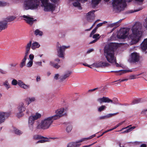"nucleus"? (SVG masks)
Wrapping results in <instances>:
<instances>
[{
	"label": "nucleus",
	"mask_w": 147,
	"mask_h": 147,
	"mask_svg": "<svg viewBox=\"0 0 147 147\" xmlns=\"http://www.w3.org/2000/svg\"><path fill=\"white\" fill-rule=\"evenodd\" d=\"M142 24L140 22H136L131 28V34L129 35V29L121 28L117 32V37L120 39L127 38L130 40V45L135 44L139 41L142 35Z\"/></svg>",
	"instance_id": "1"
},
{
	"label": "nucleus",
	"mask_w": 147,
	"mask_h": 147,
	"mask_svg": "<svg viewBox=\"0 0 147 147\" xmlns=\"http://www.w3.org/2000/svg\"><path fill=\"white\" fill-rule=\"evenodd\" d=\"M117 43H111L106 45L104 48V55L107 61L111 63H113L116 61L114 49L117 47Z\"/></svg>",
	"instance_id": "2"
},
{
	"label": "nucleus",
	"mask_w": 147,
	"mask_h": 147,
	"mask_svg": "<svg viewBox=\"0 0 147 147\" xmlns=\"http://www.w3.org/2000/svg\"><path fill=\"white\" fill-rule=\"evenodd\" d=\"M34 1V3L31 1L26 2L25 4V7L28 8V9H33L37 8L38 6V3L40 0H31ZM42 5L44 7V9H54V5L51 3H48L49 0H40Z\"/></svg>",
	"instance_id": "3"
},
{
	"label": "nucleus",
	"mask_w": 147,
	"mask_h": 147,
	"mask_svg": "<svg viewBox=\"0 0 147 147\" xmlns=\"http://www.w3.org/2000/svg\"><path fill=\"white\" fill-rule=\"evenodd\" d=\"M55 120L53 116L45 117L41 120L40 126L43 129H48L51 127L54 121Z\"/></svg>",
	"instance_id": "4"
},
{
	"label": "nucleus",
	"mask_w": 147,
	"mask_h": 147,
	"mask_svg": "<svg viewBox=\"0 0 147 147\" xmlns=\"http://www.w3.org/2000/svg\"><path fill=\"white\" fill-rule=\"evenodd\" d=\"M132 0H113L112 5L116 9H124L127 7V2H130Z\"/></svg>",
	"instance_id": "5"
},
{
	"label": "nucleus",
	"mask_w": 147,
	"mask_h": 147,
	"mask_svg": "<svg viewBox=\"0 0 147 147\" xmlns=\"http://www.w3.org/2000/svg\"><path fill=\"white\" fill-rule=\"evenodd\" d=\"M41 117V114L36 113L29 116L28 119V124L29 129L32 131L34 128L33 124L34 121L40 118Z\"/></svg>",
	"instance_id": "6"
},
{
	"label": "nucleus",
	"mask_w": 147,
	"mask_h": 147,
	"mask_svg": "<svg viewBox=\"0 0 147 147\" xmlns=\"http://www.w3.org/2000/svg\"><path fill=\"white\" fill-rule=\"evenodd\" d=\"M67 108L66 107L58 109L55 111L56 114L52 116L56 120L58 119L61 117L67 115Z\"/></svg>",
	"instance_id": "7"
},
{
	"label": "nucleus",
	"mask_w": 147,
	"mask_h": 147,
	"mask_svg": "<svg viewBox=\"0 0 147 147\" xmlns=\"http://www.w3.org/2000/svg\"><path fill=\"white\" fill-rule=\"evenodd\" d=\"M17 110L18 112L16 114V116L19 118L23 117L24 115V112L26 110V107L24 103L23 102L19 103L17 106Z\"/></svg>",
	"instance_id": "8"
},
{
	"label": "nucleus",
	"mask_w": 147,
	"mask_h": 147,
	"mask_svg": "<svg viewBox=\"0 0 147 147\" xmlns=\"http://www.w3.org/2000/svg\"><path fill=\"white\" fill-rule=\"evenodd\" d=\"M69 47V46H66L65 45H60L59 46H58L57 49V55L60 58L64 59L65 58V50L68 48Z\"/></svg>",
	"instance_id": "9"
},
{
	"label": "nucleus",
	"mask_w": 147,
	"mask_h": 147,
	"mask_svg": "<svg viewBox=\"0 0 147 147\" xmlns=\"http://www.w3.org/2000/svg\"><path fill=\"white\" fill-rule=\"evenodd\" d=\"M11 84L13 85L16 86L17 84L21 88L24 89H27L30 87L29 85L26 84L21 80H18V81L15 79H13L11 82Z\"/></svg>",
	"instance_id": "10"
},
{
	"label": "nucleus",
	"mask_w": 147,
	"mask_h": 147,
	"mask_svg": "<svg viewBox=\"0 0 147 147\" xmlns=\"http://www.w3.org/2000/svg\"><path fill=\"white\" fill-rule=\"evenodd\" d=\"M139 54L136 52H134L131 54L128 61L130 63H134L138 62L140 60Z\"/></svg>",
	"instance_id": "11"
},
{
	"label": "nucleus",
	"mask_w": 147,
	"mask_h": 147,
	"mask_svg": "<svg viewBox=\"0 0 147 147\" xmlns=\"http://www.w3.org/2000/svg\"><path fill=\"white\" fill-rule=\"evenodd\" d=\"M96 11V10H93L86 13V19L88 22H91L94 19L95 17L94 13Z\"/></svg>",
	"instance_id": "12"
},
{
	"label": "nucleus",
	"mask_w": 147,
	"mask_h": 147,
	"mask_svg": "<svg viewBox=\"0 0 147 147\" xmlns=\"http://www.w3.org/2000/svg\"><path fill=\"white\" fill-rule=\"evenodd\" d=\"M21 17L23 18L24 20L27 23L30 25H32L34 22H36L37 21L36 19H34L33 18L29 15H24Z\"/></svg>",
	"instance_id": "13"
},
{
	"label": "nucleus",
	"mask_w": 147,
	"mask_h": 147,
	"mask_svg": "<svg viewBox=\"0 0 147 147\" xmlns=\"http://www.w3.org/2000/svg\"><path fill=\"white\" fill-rule=\"evenodd\" d=\"M109 64L106 61H101L99 62L95 63L91 65L92 67L96 68L105 67L108 66Z\"/></svg>",
	"instance_id": "14"
},
{
	"label": "nucleus",
	"mask_w": 147,
	"mask_h": 147,
	"mask_svg": "<svg viewBox=\"0 0 147 147\" xmlns=\"http://www.w3.org/2000/svg\"><path fill=\"white\" fill-rule=\"evenodd\" d=\"M97 101L100 103L103 102L112 103L113 100L107 97H103L102 98H99L97 99Z\"/></svg>",
	"instance_id": "15"
},
{
	"label": "nucleus",
	"mask_w": 147,
	"mask_h": 147,
	"mask_svg": "<svg viewBox=\"0 0 147 147\" xmlns=\"http://www.w3.org/2000/svg\"><path fill=\"white\" fill-rule=\"evenodd\" d=\"M8 114L7 113L0 111V124L5 122Z\"/></svg>",
	"instance_id": "16"
},
{
	"label": "nucleus",
	"mask_w": 147,
	"mask_h": 147,
	"mask_svg": "<svg viewBox=\"0 0 147 147\" xmlns=\"http://www.w3.org/2000/svg\"><path fill=\"white\" fill-rule=\"evenodd\" d=\"M71 73V72L69 71H68L65 72L60 77V78H59L60 80L61 81H64L69 76Z\"/></svg>",
	"instance_id": "17"
},
{
	"label": "nucleus",
	"mask_w": 147,
	"mask_h": 147,
	"mask_svg": "<svg viewBox=\"0 0 147 147\" xmlns=\"http://www.w3.org/2000/svg\"><path fill=\"white\" fill-rule=\"evenodd\" d=\"M7 23L4 20L0 21V32L2 30H4L7 27Z\"/></svg>",
	"instance_id": "18"
},
{
	"label": "nucleus",
	"mask_w": 147,
	"mask_h": 147,
	"mask_svg": "<svg viewBox=\"0 0 147 147\" xmlns=\"http://www.w3.org/2000/svg\"><path fill=\"white\" fill-rule=\"evenodd\" d=\"M79 141L76 142H72L69 143L67 147H79L81 144H79Z\"/></svg>",
	"instance_id": "19"
},
{
	"label": "nucleus",
	"mask_w": 147,
	"mask_h": 147,
	"mask_svg": "<svg viewBox=\"0 0 147 147\" xmlns=\"http://www.w3.org/2000/svg\"><path fill=\"white\" fill-rule=\"evenodd\" d=\"M36 98L34 97H27L25 99V101L27 102V104L29 105L31 102L35 101Z\"/></svg>",
	"instance_id": "20"
},
{
	"label": "nucleus",
	"mask_w": 147,
	"mask_h": 147,
	"mask_svg": "<svg viewBox=\"0 0 147 147\" xmlns=\"http://www.w3.org/2000/svg\"><path fill=\"white\" fill-rule=\"evenodd\" d=\"M40 46V45L38 42L34 41L32 43L31 49L33 50H34L36 49L39 48Z\"/></svg>",
	"instance_id": "21"
},
{
	"label": "nucleus",
	"mask_w": 147,
	"mask_h": 147,
	"mask_svg": "<svg viewBox=\"0 0 147 147\" xmlns=\"http://www.w3.org/2000/svg\"><path fill=\"white\" fill-rule=\"evenodd\" d=\"M141 47L143 51H145L147 49V38L144 40L141 44Z\"/></svg>",
	"instance_id": "22"
},
{
	"label": "nucleus",
	"mask_w": 147,
	"mask_h": 147,
	"mask_svg": "<svg viewBox=\"0 0 147 147\" xmlns=\"http://www.w3.org/2000/svg\"><path fill=\"white\" fill-rule=\"evenodd\" d=\"M101 1V0H92L91 4L92 8H95Z\"/></svg>",
	"instance_id": "23"
},
{
	"label": "nucleus",
	"mask_w": 147,
	"mask_h": 147,
	"mask_svg": "<svg viewBox=\"0 0 147 147\" xmlns=\"http://www.w3.org/2000/svg\"><path fill=\"white\" fill-rule=\"evenodd\" d=\"M16 18V17L14 16H10L7 17L4 19L5 21L7 23L8 22H11L14 20Z\"/></svg>",
	"instance_id": "24"
},
{
	"label": "nucleus",
	"mask_w": 147,
	"mask_h": 147,
	"mask_svg": "<svg viewBox=\"0 0 147 147\" xmlns=\"http://www.w3.org/2000/svg\"><path fill=\"white\" fill-rule=\"evenodd\" d=\"M32 41L30 40L28 43L25 46L26 52L28 53H29L30 48H31Z\"/></svg>",
	"instance_id": "25"
},
{
	"label": "nucleus",
	"mask_w": 147,
	"mask_h": 147,
	"mask_svg": "<svg viewBox=\"0 0 147 147\" xmlns=\"http://www.w3.org/2000/svg\"><path fill=\"white\" fill-rule=\"evenodd\" d=\"M141 75H143V76H144L146 75V73L143 72L139 74L131 75L129 76V78L131 80L136 79L138 78L139 77H138V76Z\"/></svg>",
	"instance_id": "26"
},
{
	"label": "nucleus",
	"mask_w": 147,
	"mask_h": 147,
	"mask_svg": "<svg viewBox=\"0 0 147 147\" xmlns=\"http://www.w3.org/2000/svg\"><path fill=\"white\" fill-rule=\"evenodd\" d=\"M66 131L67 133H69L71 131L72 129V126L70 123H67L66 126Z\"/></svg>",
	"instance_id": "27"
},
{
	"label": "nucleus",
	"mask_w": 147,
	"mask_h": 147,
	"mask_svg": "<svg viewBox=\"0 0 147 147\" xmlns=\"http://www.w3.org/2000/svg\"><path fill=\"white\" fill-rule=\"evenodd\" d=\"M12 131L15 134L18 135H21L23 133V132L21 131L15 127L13 128Z\"/></svg>",
	"instance_id": "28"
},
{
	"label": "nucleus",
	"mask_w": 147,
	"mask_h": 147,
	"mask_svg": "<svg viewBox=\"0 0 147 147\" xmlns=\"http://www.w3.org/2000/svg\"><path fill=\"white\" fill-rule=\"evenodd\" d=\"M34 32V34L36 36H41L43 35L42 32L38 29L36 30Z\"/></svg>",
	"instance_id": "29"
},
{
	"label": "nucleus",
	"mask_w": 147,
	"mask_h": 147,
	"mask_svg": "<svg viewBox=\"0 0 147 147\" xmlns=\"http://www.w3.org/2000/svg\"><path fill=\"white\" fill-rule=\"evenodd\" d=\"M49 64L56 69H58L60 67V66L57 63H55L53 61H50L49 62Z\"/></svg>",
	"instance_id": "30"
},
{
	"label": "nucleus",
	"mask_w": 147,
	"mask_h": 147,
	"mask_svg": "<svg viewBox=\"0 0 147 147\" xmlns=\"http://www.w3.org/2000/svg\"><path fill=\"white\" fill-rule=\"evenodd\" d=\"M43 138V137L40 135L36 134L34 135L33 136V139L35 140H37L42 139Z\"/></svg>",
	"instance_id": "31"
},
{
	"label": "nucleus",
	"mask_w": 147,
	"mask_h": 147,
	"mask_svg": "<svg viewBox=\"0 0 147 147\" xmlns=\"http://www.w3.org/2000/svg\"><path fill=\"white\" fill-rule=\"evenodd\" d=\"M95 136H96L95 134L93 135L90 136V137H89L88 138H84L82 139L79 140V142H82L84 141H85L86 140H89V139H90L94 137Z\"/></svg>",
	"instance_id": "32"
},
{
	"label": "nucleus",
	"mask_w": 147,
	"mask_h": 147,
	"mask_svg": "<svg viewBox=\"0 0 147 147\" xmlns=\"http://www.w3.org/2000/svg\"><path fill=\"white\" fill-rule=\"evenodd\" d=\"M41 140L38 141L36 142V143H44L48 141V139L47 138H45L43 137V138L42 139H41Z\"/></svg>",
	"instance_id": "33"
},
{
	"label": "nucleus",
	"mask_w": 147,
	"mask_h": 147,
	"mask_svg": "<svg viewBox=\"0 0 147 147\" xmlns=\"http://www.w3.org/2000/svg\"><path fill=\"white\" fill-rule=\"evenodd\" d=\"M129 71V70H121L119 71H113L112 72H118L119 73V75H121L122 74L126 73L127 72Z\"/></svg>",
	"instance_id": "34"
},
{
	"label": "nucleus",
	"mask_w": 147,
	"mask_h": 147,
	"mask_svg": "<svg viewBox=\"0 0 147 147\" xmlns=\"http://www.w3.org/2000/svg\"><path fill=\"white\" fill-rule=\"evenodd\" d=\"M106 108V107L105 105H102L100 106L98 108V111L99 112H101L105 110Z\"/></svg>",
	"instance_id": "35"
},
{
	"label": "nucleus",
	"mask_w": 147,
	"mask_h": 147,
	"mask_svg": "<svg viewBox=\"0 0 147 147\" xmlns=\"http://www.w3.org/2000/svg\"><path fill=\"white\" fill-rule=\"evenodd\" d=\"M45 12H50L51 13H55L58 12V10H44Z\"/></svg>",
	"instance_id": "36"
},
{
	"label": "nucleus",
	"mask_w": 147,
	"mask_h": 147,
	"mask_svg": "<svg viewBox=\"0 0 147 147\" xmlns=\"http://www.w3.org/2000/svg\"><path fill=\"white\" fill-rule=\"evenodd\" d=\"M3 84L7 89L10 88L9 84L7 80H6L4 82Z\"/></svg>",
	"instance_id": "37"
},
{
	"label": "nucleus",
	"mask_w": 147,
	"mask_h": 147,
	"mask_svg": "<svg viewBox=\"0 0 147 147\" xmlns=\"http://www.w3.org/2000/svg\"><path fill=\"white\" fill-rule=\"evenodd\" d=\"M118 114V113H109L105 115L106 119L109 118L115 115Z\"/></svg>",
	"instance_id": "38"
},
{
	"label": "nucleus",
	"mask_w": 147,
	"mask_h": 147,
	"mask_svg": "<svg viewBox=\"0 0 147 147\" xmlns=\"http://www.w3.org/2000/svg\"><path fill=\"white\" fill-rule=\"evenodd\" d=\"M33 61H29L27 63L26 66L28 68L31 67L33 65Z\"/></svg>",
	"instance_id": "39"
},
{
	"label": "nucleus",
	"mask_w": 147,
	"mask_h": 147,
	"mask_svg": "<svg viewBox=\"0 0 147 147\" xmlns=\"http://www.w3.org/2000/svg\"><path fill=\"white\" fill-rule=\"evenodd\" d=\"M141 99H136L134 100L132 102V104L134 105L138 104L141 102Z\"/></svg>",
	"instance_id": "40"
},
{
	"label": "nucleus",
	"mask_w": 147,
	"mask_h": 147,
	"mask_svg": "<svg viewBox=\"0 0 147 147\" xmlns=\"http://www.w3.org/2000/svg\"><path fill=\"white\" fill-rule=\"evenodd\" d=\"M140 10H128L126 11V14H129L134 13L135 12H136Z\"/></svg>",
	"instance_id": "41"
},
{
	"label": "nucleus",
	"mask_w": 147,
	"mask_h": 147,
	"mask_svg": "<svg viewBox=\"0 0 147 147\" xmlns=\"http://www.w3.org/2000/svg\"><path fill=\"white\" fill-rule=\"evenodd\" d=\"M34 64L37 67L42 66V62L41 61H36L34 62Z\"/></svg>",
	"instance_id": "42"
},
{
	"label": "nucleus",
	"mask_w": 147,
	"mask_h": 147,
	"mask_svg": "<svg viewBox=\"0 0 147 147\" xmlns=\"http://www.w3.org/2000/svg\"><path fill=\"white\" fill-rule=\"evenodd\" d=\"M125 121H124L121 123H119L118 124H117L115 126H114V128H112V130H113L114 129H115L116 128H117L119 126L121 125L124 123L125 122Z\"/></svg>",
	"instance_id": "43"
},
{
	"label": "nucleus",
	"mask_w": 147,
	"mask_h": 147,
	"mask_svg": "<svg viewBox=\"0 0 147 147\" xmlns=\"http://www.w3.org/2000/svg\"><path fill=\"white\" fill-rule=\"evenodd\" d=\"M65 33L63 32H61L59 34V36L60 37L63 38L65 36Z\"/></svg>",
	"instance_id": "44"
},
{
	"label": "nucleus",
	"mask_w": 147,
	"mask_h": 147,
	"mask_svg": "<svg viewBox=\"0 0 147 147\" xmlns=\"http://www.w3.org/2000/svg\"><path fill=\"white\" fill-rule=\"evenodd\" d=\"M117 23H116V22L112 23L110 24H109V25L108 26V27H110V28H113V27H118L117 26V25L116 24Z\"/></svg>",
	"instance_id": "45"
},
{
	"label": "nucleus",
	"mask_w": 147,
	"mask_h": 147,
	"mask_svg": "<svg viewBox=\"0 0 147 147\" xmlns=\"http://www.w3.org/2000/svg\"><path fill=\"white\" fill-rule=\"evenodd\" d=\"M26 61L22 59V61L21 63L20 64V67L21 68L23 67L26 64Z\"/></svg>",
	"instance_id": "46"
},
{
	"label": "nucleus",
	"mask_w": 147,
	"mask_h": 147,
	"mask_svg": "<svg viewBox=\"0 0 147 147\" xmlns=\"http://www.w3.org/2000/svg\"><path fill=\"white\" fill-rule=\"evenodd\" d=\"M73 5L75 7H79L80 6V4L78 2H76L73 3Z\"/></svg>",
	"instance_id": "47"
},
{
	"label": "nucleus",
	"mask_w": 147,
	"mask_h": 147,
	"mask_svg": "<svg viewBox=\"0 0 147 147\" xmlns=\"http://www.w3.org/2000/svg\"><path fill=\"white\" fill-rule=\"evenodd\" d=\"M100 37V35L99 34H96L93 35L92 38H95V39H98V40Z\"/></svg>",
	"instance_id": "48"
},
{
	"label": "nucleus",
	"mask_w": 147,
	"mask_h": 147,
	"mask_svg": "<svg viewBox=\"0 0 147 147\" xmlns=\"http://www.w3.org/2000/svg\"><path fill=\"white\" fill-rule=\"evenodd\" d=\"M105 119H106L105 115L103 116H100L98 118V120H103Z\"/></svg>",
	"instance_id": "49"
},
{
	"label": "nucleus",
	"mask_w": 147,
	"mask_h": 147,
	"mask_svg": "<svg viewBox=\"0 0 147 147\" xmlns=\"http://www.w3.org/2000/svg\"><path fill=\"white\" fill-rule=\"evenodd\" d=\"M97 29H96V28H95L92 30L90 34V37H91L92 36V35L94 34L96 32Z\"/></svg>",
	"instance_id": "50"
},
{
	"label": "nucleus",
	"mask_w": 147,
	"mask_h": 147,
	"mask_svg": "<svg viewBox=\"0 0 147 147\" xmlns=\"http://www.w3.org/2000/svg\"><path fill=\"white\" fill-rule=\"evenodd\" d=\"M29 58L30 59V61H33V59L34 57V55L32 54H30L29 56Z\"/></svg>",
	"instance_id": "51"
},
{
	"label": "nucleus",
	"mask_w": 147,
	"mask_h": 147,
	"mask_svg": "<svg viewBox=\"0 0 147 147\" xmlns=\"http://www.w3.org/2000/svg\"><path fill=\"white\" fill-rule=\"evenodd\" d=\"M60 76L59 74H56L55 75V76H54V79L57 80L58 79H59V78H60Z\"/></svg>",
	"instance_id": "52"
},
{
	"label": "nucleus",
	"mask_w": 147,
	"mask_h": 147,
	"mask_svg": "<svg viewBox=\"0 0 147 147\" xmlns=\"http://www.w3.org/2000/svg\"><path fill=\"white\" fill-rule=\"evenodd\" d=\"M118 101V100L116 98H114L113 99V102L112 103H113L115 104H117L118 103L117 102Z\"/></svg>",
	"instance_id": "53"
},
{
	"label": "nucleus",
	"mask_w": 147,
	"mask_h": 147,
	"mask_svg": "<svg viewBox=\"0 0 147 147\" xmlns=\"http://www.w3.org/2000/svg\"><path fill=\"white\" fill-rule=\"evenodd\" d=\"M17 63H10L9 65L11 67H15L17 65Z\"/></svg>",
	"instance_id": "54"
},
{
	"label": "nucleus",
	"mask_w": 147,
	"mask_h": 147,
	"mask_svg": "<svg viewBox=\"0 0 147 147\" xmlns=\"http://www.w3.org/2000/svg\"><path fill=\"white\" fill-rule=\"evenodd\" d=\"M143 24L145 28H146L147 27V17L145 20Z\"/></svg>",
	"instance_id": "55"
},
{
	"label": "nucleus",
	"mask_w": 147,
	"mask_h": 147,
	"mask_svg": "<svg viewBox=\"0 0 147 147\" xmlns=\"http://www.w3.org/2000/svg\"><path fill=\"white\" fill-rule=\"evenodd\" d=\"M6 3L0 1V7L4 6L6 5Z\"/></svg>",
	"instance_id": "56"
},
{
	"label": "nucleus",
	"mask_w": 147,
	"mask_h": 147,
	"mask_svg": "<svg viewBox=\"0 0 147 147\" xmlns=\"http://www.w3.org/2000/svg\"><path fill=\"white\" fill-rule=\"evenodd\" d=\"M127 79H122V80L119 79L118 80H117V81H115V82H116L118 81H119V82H118V83H120L121 82H123L125 81H127Z\"/></svg>",
	"instance_id": "57"
},
{
	"label": "nucleus",
	"mask_w": 147,
	"mask_h": 147,
	"mask_svg": "<svg viewBox=\"0 0 147 147\" xmlns=\"http://www.w3.org/2000/svg\"><path fill=\"white\" fill-rule=\"evenodd\" d=\"M28 53H25V56H24V58L23 59V60H25V61L27 59V57H28Z\"/></svg>",
	"instance_id": "58"
},
{
	"label": "nucleus",
	"mask_w": 147,
	"mask_h": 147,
	"mask_svg": "<svg viewBox=\"0 0 147 147\" xmlns=\"http://www.w3.org/2000/svg\"><path fill=\"white\" fill-rule=\"evenodd\" d=\"M102 23H99V24H98L97 25H96V27L95 28H96V29H97L99 27H100V26H102Z\"/></svg>",
	"instance_id": "59"
},
{
	"label": "nucleus",
	"mask_w": 147,
	"mask_h": 147,
	"mask_svg": "<svg viewBox=\"0 0 147 147\" xmlns=\"http://www.w3.org/2000/svg\"><path fill=\"white\" fill-rule=\"evenodd\" d=\"M147 111V109L143 110L141 112L142 114L145 115L146 114V112Z\"/></svg>",
	"instance_id": "60"
},
{
	"label": "nucleus",
	"mask_w": 147,
	"mask_h": 147,
	"mask_svg": "<svg viewBox=\"0 0 147 147\" xmlns=\"http://www.w3.org/2000/svg\"><path fill=\"white\" fill-rule=\"evenodd\" d=\"M112 130V129H109V130H108L107 131H106L104 132H103L102 134L101 135H100V136H102L104 134H105V133H107V132L109 131H111Z\"/></svg>",
	"instance_id": "61"
},
{
	"label": "nucleus",
	"mask_w": 147,
	"mask_h": 147,
	"mask_svg": "<svg viewBox=\"0 0 147 147\" xmlns=\"http://www.w3.org/2000/svg\"><path fill=\"white\" fill-rule=\"evenodd\" d=\"M83 65H84V66L88 67H89L90 68H92V66L91 65H88V64H87V63H83Z\"/></svg>",
	"instance_id": "62"
},
{
	"label": "nucleus",
	"mask_w": 147,
	"mask_h": 147,
	"mask_svg": "<svg viewBox=\"0 0 147 147\" xmlns=\"http://www.w3.org/2000/svg\"><path fill=\"white\" fill-rule=\"evenodd\" d=\"M122 21V20H120L118 22H116V23H117L116 24L117 26H119V24Z\"/></svg>",
	"instance_id": "63"
},
{
	"label": "nucleus",
	"mask_w": 147,
	"mask_h": 147,
	"mask_svg": "<svg viewBox=\"0 0 147 147\" xmlns=\"http://www.w3.org/2000/svg\"><path fill=\"white\" fill-rule=\"evenodd\" d=\"M97 40H98V39H95V40H93V41L90 42L89 44H91L93 43H94L95 42H96Z\"/></svg>",
	"instance_id": "64"
}]
</instances>
